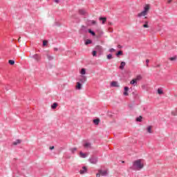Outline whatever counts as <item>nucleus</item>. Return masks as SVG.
I'll return each instance as SVG.
<instances>
[{
    "label": "nucleus",
    "instance_id": "1",
    "mask_svg": "<svg viewBox=\"0 0 177 177\" xmlns=\"http://www.w3.org/2000/svg\"><path fill=\"white\" fill-rule=\"evenodd\" d=\"M143 167H145V165L142 163V160L138 159L133 162V167H131V169H134L135 171H140Z\"/></svg>",
    "mask_w": 177,
    "mask_h": 177
},
{
    "label": "nucleus",
    "instance_id": "2",
    "mask_svg": "<svg viewBox=\"0 0 177 177\" xmlns=\"http://www.w3.org/2000/svg\"><path fill=\"white\" fill-rule=\"evenodd\" d=\"M150 10V5L146 4L144 7V10L138 14V17H142V16H147L149 11Z\"/></svg>",
    "mask_w": 177,
    "mask_h": 177
},
{
    "label": "nucleus",
    "instance_id": "3",
    "mask_svg": "<svg viewBox=\"0 0 177 177\" xmlns=\"http://www.w3.org/2000/svg\"><path fill=\"white\" fill-rule=\"evenodd\" d=\"M101 176H107L109 175V169H100L98 170V173L96 174L97 177Z\"/></svg>",
    "mask_w": 177,
    "mask_h": 177
},
{
    "label": "nucleus",
    "instance_id": "4",
    "mask_svg": "<svg viewBox=\"0 0 177 177\" xmlns=\"http://www.w3.org/2000/svg\"><path fill=\"white\" fill-rule=\"evenodd\" d=\"M88 161L91 164H97V157L93 156L91 157V158L88 160Z\"/></svg>",
    "mask_w": 177,
    "mask_h": 177
},
{
    "label": "nucleus",
    "instance_id": "5",
    "mask_svg": "<svg viewBox=\"0 0 177 177\" xmlns=\"http://www.w3.org/2000/svg\"><path fill=\"white\" fill-rule=\"evenodd\" d=\"M32 59H35V60L37 62L39 63V62H41V55H38V54H35L34 55H32Z\"/></svg>",
    "mask_w": 177,
    "mask_h": 177
},
{
    "label": "nucleus",
    "instance_id": "6",
    "mask_svg": "<svg viewBox=\"0 0 177 177\" xmlns=\"http://www.w3.org/2000/svg\"><path fill=\"white\" fill-rule=\"evenodd\" d=\"M95 50L97 52H100V53L103 52V48H102V46H96Z\"/></svg>",
    "mask_w": 177,
    "mask_h": 177
},
{
    "label": "nucleus",
    "instance_id": "7",
    "mask_svg": "<svg viewBox=\"0 0 177 177\" xmlns=\"http://www.w3.org/2000/svg\"><path fill=\"white\" fill-rule=\"evenodd\" d=\"M84 149H91V142H85L84 145H83Z\"/></svg>",
    "mask_w": 177,
    "mask_h": 177
},
{
    "label": "nucleus",
    "instance_id": "8",
    "mask_svg": "<svg viewBox=\"0 0 177 177\" xmlns=\"http://www.w3.org/2000/svg\"><path fill=\"white\" fill-rule=\"evenodd\" d=\"M80 82H82V84H84V82H86V76H81V78L80 79Z\"/></svg>",
    "mask_w": 177,
    "mask_h": 177
},
{
    "label": "nucleus",
    "instance_id": "9",
    "mask_svg": "<svg viewBox=\"0 0 177 177\" xmlns=\"http://www.w3.org/2000/svg\"><path fill=\"white\" fill-rule=\"evenodd\" d=\"M128 91H129V88L128 86L124 87V92L123 93V95L124 96H128Z\"/></svg>",
    "mask_w": 177,
    "mask_h": 177
},
{
    "label": "nucleus",
    "instance_id": "10",
    "mask_svg": "<svg viewBox=\"0 0 177 177\" xmlns=\"http://www.w3.org/2000/svg\"><path fill=\"white\" fill-rule=\"evenodd\" d=\"M79 14L82 15V16H85V15H86V11H85L84 9H80L79 10Z\"/></svg>",
    "mask_w": 177,
    "mask_h": 177
},
{
    "label": "nucleus",
    "instance_id": "11",
    "mask_svg": "<svg viewBox=\"0 0 177 177\" xmlns=\"http://www.w3.org/2000/svg\"><path fill=\"white\" fill-rule=\"evenodd\" d=\"M111 86H113V87H115V88H118V86H120L118 85V82H112L111 83Z\"/></svg>",
    "mask_w": 177,
    "mask_h": 177
},
{
    "label": "nucleus",
    "instance_id": "12",
    "mask_svg": "<svg viewBox=\"0 0 177 177\" xmlns=\"http://www.w3.org/2000/svg\"><path fill=\"white\" fill-rule=\"evenodd\" d=\"M76 89H78V91H80V89H82V84H81L80 82H77Z\"/></svg>",
    "mask_w": 177,
    "mask_h": 177
},
{
    "label": "nucleus",
    "instance_id": "13",
    "mask_svg": "<svg viewBox=\"0 0 177 177\" xmlns=\"http://www.w3.org/2000/svg\"><path fill=\"white\" fill-rule=\"evenodd\" d=\"M86 171H87L86 167L84 166L82 167V169L80 171V172L81 174H86Z\"/></svg>",
    "mask_w": 177,
    "mask_h": 177
},
{
    "label": "nucleus",
    "instance_id": "14",
    "mask_svg": "<svg viewBox=\"0 0 177 177\" xmlns=\"http://www.w3.org/2000/svg\"><path fill=\"white\" fill-rule=\"evenodd\" d=\"M99 20L102 21V24H104L107 21V18L106 17H100Z\"/></svg>",
    "mask_w": 177,
    "mask_h": 177
},
{
    "label": "nucleus",
    "instance_id": "15",
    "mask_svg": "<svg viewBox=\"0 0 177 177\" xmlns=\"http://www.w3.org/2000/svg\"><path fill=\"white\" fill-rule=\"evenodd\" d=\"M80 31L82 32H88V30L86 29V26H82Z\"/></svg>",
    "mask_w": 177,
    "mask_h": 177
},
{
    "label": "nucleus",
    "instance_id": "16",
    "mask_svg": "<svg viewBox=\"0 0 177 177\" xmlns=\"http://www.w3.org/2000/svg\"><path fill=\"white\" fill-rule=\"evenodd\" d=\"M125 62H122L121 63H120V66H119V68L120 69V70H124V67H125Z\"/></svg>",
    "mask_w": 177,
    "mask_h": 177
},
{
    "label": "nucleus",
    "instance_id": "17",
    "mask_svg": "<svg viewBox=\"0 0 177 177\" xmlns=\"http://www.w3.org/2000/svg\"><path fill=\"white\" fill-rule=\"evenodd\" d=\"M93 122L95 124V125H99V122H100V119H95L93 120Z\"/></svg>",
    "mask_w": 177,
    "mask_h": 177
},
{
    "label": "nucleus",
    "instance_id": "18",
    "mask_svg": "<svg viewBox=\"0 0 177 177\" xmlns=\"http://www.w3.org/2000/svg\"><path fill=\"white\" fill-rule=\"evenodd\" d=\"M21 143V140H17L15 142H12L14 146H17V145H20Z\"/></svg>",
    "mask_w": 177,
    "mask_h": 177
},
{
    "label": "nucleus",
    "instance_id": "19",
    "mask_svg": "<svg viewBox=\"0 0 177 177\" xmlns=\"http://www.w3.org/2000/svg\"><path fill=\"white\" fill-rule=\"evenodd\" d=\"M57 106H59V104L57 102H55L51 105V109H53V110H55Z\"/></svg>",
    "mask_w": 177,
    "mask_h": 177
},
{
    "label": "nucleus",
    "instance_id": "20",
    "mask_svg": "<svg viewBox=\"0 0 177 177\" xmlns=\"http://www.w3.org/2000/svg\"><path fill=\"white\" fill-rule=\"evenodd\" d=\"M46 56L48 60H53V56L49 55V53L48 52H46Z\"/></svg>",
    "mask_w": 177,
    "mask_h": 177
},
{
    "label": "nucleus",
    "instance_id": "21",
    "mask_svg": "<svg viewBox=\"0 0 177 177\" xmlns=\"http://www.w3.org/2000/svg\"><path fill=\"white\" fill-rule=\"evenodd\" d=\"M80 156L82 158H86V153H84L82 151L80 152Z\"/></svg>",
    "mask_w": 177,
    "mask_h": 177
},
{
    "label": "nucleus",
    "instance_id": "22",
    "mask_svg": "<svg viewBox=\"0 0 177 177\" xmlns=\"http://www.w3.org/2000/svg\"><path fill=\"white\" fill-rule=\"evenodd\" d=\"M144 28H149V21H146L145 24L142 26Z\"/></svg>",
    "mask_w": 177,
    "mask_h": 177
},
{
    "label": "nucleus",
    "instance_id": "23",
    "mask_svg": "<svg viewBox=\"0 0 177 177\" xmlns=\"http://www.w3.org/2000/svg\"><path fill=\"white\" fill-rule=\"evenodd\" d=\"M142 118L143 117H142V115H140L138 118H136V121H137V122H142Z\"/></svg>",
    "mask_w": 177,
    "mask_h": 177
},
{
    "label": "nucleus",
    "instance_id": "24",
    "mask_svg": "<svg viewBox=\"0 0 177 177\" xmlns=\"http://www.w3.org/2000/svg\"><path fill=\"white\" fill-rule=\"evenodd\" d=\"M80 74H82V75H85V74H86V70L85 68H82Z\"/></svg>",
    "mask_w": 177,
    "mask_h": 177
},
{
    "label": "nucleus",
    "instance_id": "25",
    "mask_svg": "<svg viewBox=\"0 0 177 177\" xmlns=\"http://www.w3.org/2000/svg\"><path fill=\"white\" fill-rule=\"evenodd\" d=\"M88 31L89 32V34H91V35H93V37H95V35H96V33L94 31H93L92 30L88 29Z\"/></svg>",
    "mask_w": 177,
    "mask_h": 177
},
{
    "label": "nucleus",
    "instance_id": "26",
    "mask_svg": "<svg viewBox=\"0 0 177 177\" xmlns=\"http://www.w3.org/2000/svg\"><path fill=\"white\" fill-rule=\"evenodd\" d=\"M130 84H131V85H135V84H138V82H137V80H136V79H133V80H132L130 82Z\"/></svg>",
    "mask_w": 177,
    "mask_h": 177
},
{
    "label": "nucleus",
    "instance_id": "27",
    "mask_svg": "<svg viewBox=\"0 0 177 177\" xmlns=\"http://www.w3.org/2000/svg\"><path fill=\"white\" fill-rule=\"evenodd\" d=\"M147 131L148 133H153V131H151V126H149L147 128Z\"/></svg>",
    "mask_w": 177,
    "mask_h": 177
},
{
    "label": "nucleus",
    "instance_id": "28",
    "mask_svg": "<svg viewBox=\"0 0 177 177\" xmlns=\"http://www.w3.org/2000/svg\"><path fill=\"white\" fill-rule=\"evenodd\" d=\"M169 60H170L171 62H175L176 60H177V57H176V56L169 57Z\"/></svg>",
    "mask_w": 177,
    "mask_h": 177
},
{
    "label": "nucleus",
    "instance_id": "29",
    "mask_svg": "<svg viewBox=\"0 0 177 177\" xmlns=\"http://www.w3.org/2000/svg\"><path fill=\"white\" fill-rule=\"evenodd\" d=\"M106 58L108 59V60H111V59H113V55L109 54V55L106 56Z\"/></svg>",
    "mask_w": 177,
    "mask_h": 177
},
{
    "label": "nucleus",
    "instance_id": "30",
    "mask_svg": "<svg viewBox=\"0 0 177 177\" xmlns=\"http://www.w3.org/2000/svg\"><path fill=\"white\" fill-rule=\"evenodd\" d=\"M89 44H92V40L87 39L85 42V45H89Z\"/></svg>",
    "mask_w": 177,
    "mask_h": 177
},
{
    "label": "nucleus",
    "instance_id": "31",
    "mask_svg": "<svg viewBox=\"0 0 177 177\" xmlns=\"http://www.w3.org/2000/svg\"><path fill=\"white\" fill-rule=\"evenodd\" d=\"M71 151L73 154H74V153H75V151H77V148L74 147V148H71Z\"/></svg>",
    "mask_w": 177,
    "mask_h": 177
},
{
    "label": "nucleus",
    "instance_id": "32",
    "mask_svg": "<svg viewBox=\"0 0 177 177\" xmlns=\"http://www.w3.org/2000/svg\"><path fill=\"white\" fill-rule=\"evenodd\" d=\"M121 55H122V50H119L118 51V53H116V56L118 57V56H121Z\"/></svg>",
    "mask_w": 177,
    "mask_h": 177
},
{
    "label": "nucleus",
    "instance_id": "33",
    "mask_svg": "<svg viewBox=\"0 0 177 177\" xmlns=\"http://www.w3.org/2000/svg\"><path fill=\"white\" fill-rule=\"evenodd\" d=\"M158 95H162V93H164V92L162 91V90L161 88H158Z\"/></svg>",
    "mask_w": 177,
    "mask_h": 177
},
{
    "label": "nucleus",
    "instance_id": "34",
    "mask_svg": "<svg viewBox=\"0 0 177 177\" xmlns=\"http://www.w3.org/2000/svg\"><path fill=\"white\" fill-rule=\"evenodd\" d=\"M8 63H9V64H10L11 66H13V64H15V60L10 59V60L8 61Z\"/></svg>",
    "mask_w": 177,
    "mask_h": 177
},
{
    "label": "nucleus",
    "instance_id": "35",
    "mask_svg": "<svg viewBox=\"0 0 177 177\" xmlns=\"http://www.w3.org/2000/svg\"><path fill=\"white\" fill-rule=\"evenodd\" d=\"M136 80V81H140V80H142V76L140 75H138Z\"/></svg>",
    "mask_w": 177,
    "mask_h": 177
},
{
    "label": "nucleus",
    "instance_id": "36",
    "mask_svg": "<svg viewBox=\"0 0 177 177\" xmlns=\"http://www.w3.org/2000/svg\"><path fill=\"white\" fill-rule=\"evenodd\" d=\"M48 45V40H44L43 41V46H46Z\"/></svg>",
    "mask_w": 177,
    "mask_h": 177
},
{
    "label": "nucleus",
    "instance_id": "37",
    "mask_svg": "<svg viewBox=\"0 0 177 177\" xmlns=\"http://www.w3.org/2000/svg\"><path fill=\"white\" fill-rule=\"evenodd\" d=\"M89 23H91V24L95 25L96 24V21H93V20L89 21Z\"/></svg>",
    "mask_w": 177,
    "mask_h": 177
},
{
    "label": "nucleus",
    "instance_id": "38",
    "mask_svg": "<svg viewBox=\"0 0 177 177\" xmlns=\"http://www.w3.org/2000/svg\"><path fill=\"white\" fill-rule=\"evenodd\" d=\"M146 63H147L146 66L149 67V63H150V60L149 59H146Z\"/></svg>",
    "mask_w": 177,
    "mask_h": 177
},
{
    "label": "nucleus",
    "instance_id": "39",
    "mask_svg": "<svg viewBox=\"0 0 177 177\" xmlns=\"http://www.w3.org/2000/svg\"><path fill=\"white\" fill-rule=\"evenodd\" d=\"M171 114H172L173 115H177V108H176V113H175L174 111H172V112H171Z\"/></svg>",
    "mask_w": 177,
    "mask_h": 177
},
{
    "label": "nucleus",
    "instance_id": "40",
    "mask_svg": "<svg viewBox=\"0 0 177 177\" xmlns=\"http://www.w3.org/2000/svg\"><path fill=\"white\" fill-rule=\"evenodd\" d=\"M97 53V50H93L92 53L93 56H96V53Z\"/></svg>",
    "mask_w": 177,
    "mask_h": 177
},
{
    "label": "nucleus",
    "instance_id": "41",
    "mask_svg": "<svg viewBox=\"0 0 177 177\" xmlns=\"http://www.w3.org/2000/svg\"><path fill=\"white\" fill-rule=\"evenodd\" d=\"M109 52H111V53H113V52H115V49L111 48V49H109Z\"/></svg>",
    "mask_w": 177,
    "mask_h": 177
},
{
    "label": "nucleus",
    "instance_id": "42",
    "mask_svg": "<svg viewBox=\"0 0 177 177\" xmlns=\"http://www.w3.org/2000/svg\"><path fill=\"white\" fill-rule=\"evenodd\" d=\"M6 89L7 91H9V89H10V86L6 85Z\"/></svg>",
    "mask_w": 177,
    "mask_h": 177
},
{
    "label": "nucleus",
    "instance_id": "43",
    "mask_svg": "<svg viewBox=\"0 0 177 177\" xmlns=\"http://www.w3.org/2000/svg\"><path fill=\"white\" fill-rule=\"evenodd\" d=\"M54 2H55V3H59V2H60V0H54Z\"/></svg>",
    "mask_w": 177,
    "mask_h": 177
},
{
    "label": "nucleus",
    "instance_id": "44",
    "mask_svg": "<svg viewBox=\"0 0 177 177\" xmlns=\"http://www.w3.org/2000/svg\"><path fill=\"white\" fill-rule=\"evenodd\" d=\"M108 26H113V23L112 22H108Z\"/></svg>",
    "mask_w": 177,
    "mask_h": 177
},
{
    "label": "nucleus",
    "instance_id": "45",
    "mask_svg": "<svg viewBox=\"0 0 177 177\" xmlns=\"http://www.w3.org/2000/svg\"><path fill=\"white\" fill-rule=\"evenodd\" d=\"M54 50H55V52H57V50H59V48H54Z\"/></svg>",
    "mask_w": 177,
    "mask_h": 177
},
{
    "label": "nucleus",
    "instance_id": "46",
    "mask_svg": "<svg viewBox=\"0 0 177 177\" xmlns=\"http://www.w3.org/2000/svg\"><path fill=\"white\" fill-rule=\"evenodd\" d=\"M118 48L119 49H121V48H122V46H121V45H118Z\"/></svg>",
    "mask_w": 177,
    "mask_h": 177
},
{
    "label": "nucleus",
    "instance_id": "47",
    "mask_svg": "<svg viewBox=\"0 0 177 177\" xmlns=\"http://www.w3.org/2000/svg\"><path fill=\"white\" fill-rule=\"evenodd\" d=\"M53 149H55V147H53V146L50 147V150H53Z\"/></svg>",
    "mask_w": 177,
    "mask_h": 177
},
{
    "label": "nucleus",
    "instance_id": "48",
    "mask_svg": "<svg viewBox=\"0 0 177 177\" xmlns=\"http://www.w3.org/2000/svg\"><path fill=\"white\" fill-rule=\"evenodd\" d=\"M168 3H171V2H172V0H168Z\"/></svg>",
    "mask_w": 177,
    "mask_h": 177
},
{
    "label": "nucleus",
    "instance_id": "49",
    "mask_svg": "<svg viewBox=\"0 0 177 177\" xmlns=\"http://www.w3.org/2000/svg\"><path fill=\"white\" fill-rule=\"evenodd\" d=\"M160 66H161V65L158 64V65H156V67H160Z\"/></svg>",
    "mask_w": 177,
    "mask_h": 177
},
{
    "label": "nucleus",
    "instance_id": "50",
    "mask_svg": "<svg viewBox=\"0 0 177 177\" xmlns=\"http://www.w3.org/2000/svg\"><path fill=\"white\" fill-rule=\"evenodd\" d=\"M20 38H21V37H19V39H18V41H19V42H20Z\"/></svg>",
    "mask_w": 177,
    "mask_h": 177
},
{
    "label": "nucleus",
    "instance_id": "51",
    "mask_svg": "<svg viewBox=\"0 0 177 177\" xmlns=\"http://www.w3.org/2000/svg\"><path fill=\"white\" fill-rule=\"evenodd\" d=\"M145 19H147V17H145Z\"/></svg>",
    "mask_w": 177,
    "mask_h": 177
}]
</instances>
